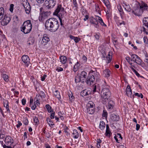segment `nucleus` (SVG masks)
<instances>
[{"instance_id":"nucleus-42","label":"nucleus","mask_w":148,"mask_h":148,"mask_svg":"<svg viewBox=\"0 0 148 148\" xmlns=\"http://www.w3.org/2000/svg\"><path fill=\"white\" fill-rule=\"evenodd\" d=\"M34 121L35 123V125H38L39 124V122L38 118L36 116L34 118Z\"/></svg>"},{"instance_id":"nucleus-45","label":"nucleus","mask_w":148,"mask_h":148,"mask_svg":"<svg viewBox=\"0 0 148 148\" xmlns=\"http://www.w3.org/2000/svg\"><path fill=\"white\" fill-rule=\"evenodd\" d=\"M125 7H124L125 10L128 12H130L132 10V9L129 5L125 4Z\"/></svg>"},{"instance_id":"nucleus-34","label":"nucleus","mask_w":148,"mask_h":148,"mask_svg":"<svg viewBox=\"0 0 148 148\" xmlns=\"http://www.w3.org/2000/svg\"><path fill=\"white\" fill-rule=\"evenodd\" d=\"M54 95L59 100L61 99L59 92L58 90H56L54 92Z\"/></svg>"},{"instance_id":"nucleus-50","label":"nucleus","mask_w":148,"mask_h":148,"mask_svg":"<svg viewBox=\"0 0 148 148\" xmlns=\"http://www.w3.org/2000/svg\"><path fill=\"white\" fill-rule=\"evenodd\" d=\"M103 2L107 8L109 7L110 5L109 4V1H108V0H104Z\"/></svg>"},{"instance_id":"nucleus-7","label":"nucleus","mask_w":148,"mask_h":148,"mask_svg":"<svg viewBox=\"0 0 148 148\" xmlns=\"http://www.w3.org/2000/svg\"><path fill=\"white\" fill-rule=\"evenodd\" d=\"M56 4V0H45L44 5L47 9L50 10L53 8Z\"/></svg>"},{"instance_id":"nucleus-63","label":"nucleus","mask_w":148,"mask_h":148,"mask_svg":"<svg viewBox=\"0 0 148 148\" xmlns=\"http://www.w3.org/2000/svg\"><path fill=\"white\" fill-rule=\"evenodd\" d=\"M143 40L144 43L145 44H148V40L147 38L144 37L143 38Z\"/></svg>"},{"instance_id":"nucleus-20","label":"nucleus","mask_w":148,"mask_h":148,"mask_svg":"<svg viewBox=\"0 0 148 148\" xmlns=\"http://www.w3.org/2000/svg\"><path fill=\"white\" fill-rule=\"evenodd\" d=\"M112 133L110 130L108 124L106 125V130L105 135L110 138L112 135Z\"/></svg>"},{"instance_id":"nucleus-14","label":"nucleus","mask_w":148,"mask_h":148,"mask_svg":"<svg viewBox=\"0 0 148 148\" xmlns=\"http://www.w3.org/2000/svg\"><path fill=\"white\" fill-rule=\"evenodd\" d=\"M11 19V18L8 16L6 15H5L1 21V25L3 26L7 25L9 23Z\"/></svg>"},{"instance_id":"nucleus-15","label":"nucleus","mask_w":148,"mask_h":148,"mask_svg":"<svg viewBox=\"0 0 148 148\" xmlns=\"http://www.w3.org/2000/svg\"><path fill=\"white\" fill-rule=\"evenodd\" d=\"M50 40V39L48 37V36L47 34H44L43 35V37L42 38L41 43L43 46H45L48 43Z\"/></svg>"},{"instance_id":"nucleus-54","label":"nucleus","mask_w":148,"mask_h":148,"mask_svg":"<svg viewBox=\"0 0 148 148\" xmlns=\"http://www.w3.org/2000/svg\"><path fill=\"white\" fill-rule=\"evenodd\" d=\"M99 34L98 33H95V34L94 37L97 40H99Z\"/></svg>"},{"instance_id":"nucleus-56","label":"nucleus","mask_w":148,"mask_h":148,"mask_svg":"<svg viewBox=\"0 0 148 148\" xmlns=\"http://www.w3.org/2000/svg\"><path fill=\"white\" fill-rule=\"evenodd\" d=\"M115 135L116 136V137H117L118 138H120L119 139H120V140H122L123 139V137L121 134L117 133Z\"/></svg>"},{"instance_id":"nucleus-13","label":"nucleus","mask_w":148,"mask_h":148,"mask_svg":"<svg viewBox=\"0 0 148 148\" xmlns=\"http://www.w3.org/2000/svg\"><path fill=\"white\" fill-rule=\"evenodd\" d=\"M23 6L25 9V10L26 13L29 14L31 10V7L29 3L27 2H24L23 3Z\"/></svg>"},{"instance_id":"nucleus-60","label":"nucleus","mask_w":148,"mask_h":148,"mask_svg":"<svg viewBox=\"0 0 148 148\" xmlns=\"http://www.w3.org/2000/svg\"><path fill=\"white\" fill-rule=\"evenodd\" d=\"M18 124L16 125V126L17 128H19L20 127V126H21L22 125V123L21 122L19 121H18Z\"/></svg>"},{"instance_id":"nucleus-3","label":"nucleus","mask_w":148,"mask_h":148,"mask_svg":"<svg viewBox=\"0 0 148 148\" xmlns=\"http://www.w3.org/2000/svg\"><path fill=\"white\" fill-rule=\"evenodd\" d=\"M87 73L85 71H82L80 73L77 72L75 78V82L76 83H81L84 84L86 82L87 77Z\"/></svg>"},{"instance_id":"nucleus-53","label":"nucleus","mask_w":148,"mask_h":148,"mask_svg":"<svg viewBox=\"0 0 148 148\" xmlns=\"http://www.w3.org/2000/svg\"><path fill=\"white\" fill-rule=\"evenodd\" d=\"M14 6V5L13 4H12L10 5L9 10L11 12H13Z\"/></svg>"},{"instance_id":"nucleus-51","label":"nucleus","mask_w":148,"mask_h":148,"mask_svg":"<svg viewBox=\"0 0 148 148\" xmlns=\"http://www.w3.org/2000/svg\"><path fill=\"white\" fill-rule=\"evenodd\" d=\"M42 98H44L45 97L46 95L44 92L43 91H40V95H39Z\"/></svg>"},{"instance_id":"nucleus-16","label":"nucleus","mask_w":148,"mask_h":148,"mask_svg":"<svg viewBox=\"0 0 148 148\" xmlns=\"http://www.w3.org/2000/svg\"><path fill=\"white\" fill-rule=\"evenodd\" d=\"M5 142L6 145H9L14 143V140L11 137L8 136L5 137Z\"/></svg>"},{"instance_id":"nucleus-61","label":"nucleus","mask_w":148,"mask_h":148,"mask_svg":"<svg viewBox=\"0 0 148 148\" xmlns=\"http://www.w3.org/2000/svg\"><path fill=\"white\" fill-rule=\"evenodd\" d=\"M145 58L144 60V61L147 63H148V55L147 54H145Z\"/></svg>"},{"instance_id":"nucleus-5","label":"nucleus","mask_w":148,"mask_h":148,"mask_svg":"<svg viewBox=\"0 0 148 148\" xmlns=\"http://www.w3.org/2000/svg\"><path fill=\"white\" fill-rule=\"evenodd\" d=\"M40 13L39 19L40 21L43 22L47 18L51 13L50 11H45L42 8H40Z\"/></svg>"},{"instance_id":"nucleus-43","label":"nucleus","mask_w":148,"mask_h":148,"mask_svg":"<svg viewBox=\"0 0 148 148\" xmlns=\"http://www.w3.org/2000/svg\"><path fill=\"white\" fill-rule=\"evenodd\" d=\"M23 123L25 125H28L29 121L27 117H25L23 118Z\"/></svg>"},{"instance_id":"nucleus-28","label":"nucleus","mask_w":148,"mask_h":148,"mask_svg":"<svg viewBox=\"0 0 148 148\" xmlns=\"http://www.w3.org/2000/svg\"><path fill=\"white\" fill-rule=\"evenodd\" d=\"M148 18V17H144L143 19V25L144 26H145V27H147V32L146 34H148V22L147 20H146Z\"/></svg>"},{"instance_id":"nucleus-58","label":"nucleus","mask_w":148,"mask_h":148,"mask_svg":"<svg viewBox=\"0 0 148 148\" xmlns=\"http://www.w3.org/2000/svg\"><path fill=\"white\" fill-rule=\"evenodd\" d=\"M73 4L74 5V7H75L76 8H78V5L76 1V0H73Z\"/></svg>"},{"instance_id":"nucleus-59","label":"nucleus","mask_w":148,"mask_h":148,"mask_svg":"<svg viewBox=\"0 0 148 148\" xmlns=\"http://www.w3.org/2000/svg\"><path fill=\"white\" fill-rule=\"evenodd\" d=\"M56 70L58 72H60L62 71L63 70V69L61 67H59L56 69Z\"/></svg>"},{"instance_id":"nucleus-21","label":"nucleus","mask_w":148,"mask_h":148,"mask_svg":"<svg viewBox=\"0 0 148 148\" xmlns=\"http://www.w3.org/2000/svg\"><path fill=\"white\" fill-rule=\"evenodd\" d=\"M111 74V72L108 69L106 68L103 71V75L107 78L110 76Z\"/></svg>"},{"instance_id":"nucleus-37","label":"nucleus","mask_w":148,"mask_h":148,"mask_svg":"<svg viewBox=\"0 0 148 148\" xmlns=\"http://www.w3.org/2000/svg\"><path fill=\"white\" fill-rule=\"evenodd\" d=\"M87 112L90 114H92L95 112V108H87Z\"/></svg>"},{"instance_id":"nucleus-6","label":"nucleus","mask_w":148,"mask_h":148,"mask_svg":"<svg viewBox=\"0 0 148 148\" xmlns=\"http://www.w3.org/2000/svg\"><path fill=\"white\" fill-rule=\"evenodd\" d=\"M132 12L136 16H140L141 15L143 11L140 6L139 2L134 5L132 9Z\"/></svg>"},{"instance_id":"nucleus-49","label":"nucleus","mask_w":148,"mask_h":148,"mask_svg":"<svg viewBox=\"0 0 148 148\" xmlns=\"http://www.w3.org/2000/svg\"><path fill=\"white\" fill-rule=\"evenodd\" d=\"M51 112V113L50 114V118L51 119H53L55 116V112L53 110V109L52 111Z\"/></svg>"},{"instance_id":"nucleus-10","label":"nucleus","mask_w":148,"mask_h":148,"mask_svg":"<svg viewBox=\"0 0 148 148\" xmlns=\"http://www.w3.org/2000/svg\"><path fill=\"white\" fill-rule=\"evenodd\" d=\"M22 61L25 64V65L27 67H28L30 63V59L29 57L27 55H24L21 57Z\"/></svg>"},{"instance_id":"nucleus-52","label":"nucleus","mask_w":148,"mask_h":148,"mask_svg":"<svg viewBox=\"0 0 148 148\" xmlns=\"http://www.w3.org/2000/svg\"><path fill=\"white\" fill-rule=\"evenodd\" d=\"M108 115V113L105 110H103L102 114V116L106 118Z\"/></svg>"},{"instance_id":"nucleus-62","label":"nucleus","mask_w":148,"mask_h":148,"mask_svg":"<svg viewBox=\"0 0 148 148\" xmlns=\"http://www.w3.org/2000/svg\"><path fill=\"white\" fill-rule=\"evenodd\" d=\"M23 105H24L26 104V100L25 99H23L21 101Z\"/></svg>"},{"instance_id":"nucleus-47","label":"nucleus","mask_w":148,"mask_h":148,"mask_svg":"<svg viewBox=\"0 0 148 148\" xmlns=\"http://www.w3.org/2000/svg\"><path fill=\"white\" fill-rule=\"evenodd\" d=\"M97 20V18H94L93 17H91L90 20V23L93 24L95 23V21H96Z\"/></svg>"},{"instance_id":"nucleus-4","label":"nucleus","mask_w":148,"mask_h":148,"mask_svg":"<svg viewBox=\"0 0 148 148\" xmlns=\"http://www.w3.org/2000/svg\"><path fill=\"white\" fill-rule=\"evenodd\" d=\"M32 25L30 20L25 21L21 27V31L25 34L30 33L32 30Z\"/></svg>"},{"instance_id":"nucleus-36","label":"nucleus","mask_w":148,"mask_h":148,"mask_svg":"<svg viewBox=\"0 0 148 148\" xmlns=\"http://www.w3.org/2000/svg\"><path fill=\"white\" fill-rule=\"evenodd\" d=\"M34 40L32 38H29L27 42V45L28 46L32 45L34 42Z\"/></svg>"},{"instance_id":"nucleus-41","label":"nucleus","mask_w":148,"mask_h":148,"mask_svg":"<svg viewBox=\"0 0 148 148\" xmlns=\"http://www.w3.org/2000/svg\"><path fill=\"white\" fill-rule=\"evenodd\" d=\"M45 107L49 113H51L52 111V108L49 104H46Z\"/></svg>"},{"instance_id":"nucleus-35","label":"nucleus","mask_w":148,"mask_h":148,"mask_svg":"<svg viewBox=\"0 0 148 148\" xmlns=\"http://www.w3.org/2000/svg\"><path fill=\"white\" fill-rule=\"evenodd\" d=\"M105 122L102 121H100L99 125V127L100 129L102 130L104 129L105 127Z\"/></svg>"},{"instance_id":"nucleus-2","label":"nucleus","mask_w":148,"mask_h":148,"mask_svg":"<svg viewBox=\"0 0 148 148\" xmlns=\"http://www.w3.org/2000/svg\"><path fill=\"white\" fill-rule=\"evenodd\" d=\"M110 88L109 86H107L103 88L101 91V99L104 105L106 104L108 100L110 99L111 93L109 89Z\"/></svg>"},{"instance_id":"nucleus-1","label":"nucleus","mask_w":148,"mask_h":148,"mask_svg":"<svg viewBox=\"0 0 148 148\" xmlns=\"http://www.w3.org/2000/svg\"><path fill=\"white\" fill-rule=\"evenodd\" d=\"M45 26L47 29L50 32H53L58 30L59 27V24L56 19L51 18L47 20Z\"/></svg>"},{"instance_id":"nucleus-29","label":"nucleus","mask_w":148,"mask_h":148,"mask_svg":"<svg viewBox=\"0 0 148 148\" xmlns=\"http://www.w3.org/2000/svg\"><path fill=\"white\" fill-rule=\"evenodd\" d=\"M34 105L31 106V109L32 110H35L36 107V106H39L40 105V103L38 99H36V101L34 102Z\"/></svg>"},{"instance_id":"nucleus-22","label":"nucleus","mask_w":148,"mask_h":148,"mask_svg":"<svg viewBox=\"0 0 148 148\" xmlns=\"http://www.w3.org/2000/svg\"><path fill=\"white\" fill-rule=\"evenodd\" d=\"M92 92L94 93L95 92H98L99 91L100 88L99 85L97 83H95L92 85Z\"/></svg>"},{"instance_id":"nucleus-31","label":"nucleus","mask_w":148,"mask_h":148,"mask_svg":"<svg viewBox=\"0 0 148 148\" xmlns=\"http://www.w3.org/2000/svg\"><path fill=\"white\" fill-rule=\"evenodd\" d=\"M97 17H98V20L99 22L102 26L105 27H107L106 25L104 23L103 20L100 17L98 16H97Z\"/></svg>"},{"instance_id":"nucleus-40","label":"nucleus","mask_w":148,"mask_h":148,"mask_svg":"<svg viewBox=\"0 0 148 148\" xmlns=\"http://www.w3.org/2000/svg\"><path fill=\"white\" fill-rule=\"evenodd\" d=\"M95 104L91 101H90L87 105V108H95Z\"/></svg>"},{"instance_id":"nucleus-17","label":"nucleus","mask_w":148,"mask_h":148,"mask_svg":"<svg viewBox=\"0 0 148 148\" xmlns=\"http://www.w3.org/2000/svg\"><path fill=\"white\" fill-rule=\"evenodd\" d=\"M139 5L143 12L145 10H146L148 12V6L146 3L143 1H141L140 3H139Z\"/></svg>"},{"instance_id":"nucleus-26","label":"nucleus","mask_w":148,"mask_h":148,"mask_svg":"<svg viewBox=\"0 0 148 148\" xmlns=\"http://www.w3.org/2000/svg\"><path fill=\"white\" fill-rule=\"evenodd\" d=\"M66 13V12L64 10V12H60L57 15H56L55 16H56L58 17L59 19H62V18L65 17L64 14Z\"/></svg>"},{"instance_id":"nucleus-39","label":"nucleus","mask_w":148,"mask_h":148,"mask_svg":"<svg viewBox=\"0 0 148 148\" xmlns=\"http://www.w3.org/2000/svg\"><path fill=\"white\" fill-rule=\"evenodd\" d=\"M4 9L3 8L1 7L0 8V20H1L3 16Z\"/></svg>"},{"instance_id":"nucleus-23","label":"nucleus","mask_w":148,"mask_h":148,"mask_svg":"<svg viewBox=\"0 0 148 148\" xmlns=\"http://www.w3.org/2000/svg\"><path fill=\"white\" fill-rule=\"evenodd\" d=\"M59 59L60 62L62 64H65L67 61V58L65 56H60Z\"/></svg>"},{"instance_id":"nucleus-38","label":"nucleus","mask_w":148,"mask_h":148,"mask_svg":"<svg viewBox=\"0 0 148 148\" xmlns=\"http://www.w3.org/2000/svg\"><path fill=\"white\" fill-rule=\"evenodd\" d=\"M2 78L4 81L6 82H8L9 81V76L5 74H2Z\"/></svg>"},{"instance_id":"nucleus-57","label":"nucleus","mask_w":148,"mask_h":148,"mask_svg":"<svg viewBox=\"0 0 148 148\" xmlns=\"http://www.w3.org/2000/svg\"><path fill=\"white\" fill-rule=\"evenodd\" d=\"M47 77V75L46 74H44L43 76H41V80L42 81H45L46 77Z\"/></svg>"},{"instance_id":"nucleus-33","label":"nucleus","mask_w":148,"mask_h":148,"mask_svg":"<svg viewBox=\"0 0 148 148\" xmlns=\"http://www.w3.org/2000/svg\"><path fill=\"white\" fill-rule=\"evenodd\" d=\"M73 135V137L74 138H77L79 136V133L77 132V131L75 129L73 130V132L72 133Z\"/></svg>"},{"instance_id":"nucleus-8","label":"nucleus","mask_w":148,"mask_h":148,"mask_svg":"<svg viewBox=\"0 0 148 148\" xmlns=\"http://www.w3.org/2000/svg\"><path fill=\"white\" fill-rule=\"evenodd\" d=\"M131 56L132 57L131 61H133L139 65L141 64L142 60L138 55L133 54H132Z\"/></svg>"},{"instance_id":"nucleus-11","label":"nucleus","mask_w":148,"mask_h":148,"mask_svg":"<svg viewBox=\"0 0 148 148\" xmlns=\"http://www.w3.org/2000/svg\"><path fill=\"white\" fill-rule=\"evenodd\" d=\"M114 104V101L110 99L108 100V103L105 105L108 110H111L113 109Z\"/></svg>"},{"instance_id":"nucleus-24","label":"nucleus","mask_w":148,"mask_h":148,"mask_svg":"<svg viewBox=\"0 0 148 148\" xmlns=\"http://www.w3.org/2000/svg\"><path fill=\"white\" fill-rule=\"evenodd\" d=\"M91 94V91L86 89L83 90L81 93V95L83 97L89 95Z\"/></svg>"},{"instance_id":"nucleus-44","label":"nucleus","mask_w":148,"mask_h":148,"mask_svg":"<svg viewBox=\"0 0 148 148\" xmlns=\"http://www.w3.org/2000/svg\"><path fill=\"white\" fill-rule=\"evenodd\" d=\"M5 101H6L7 102V104H6V106H5V108L7 110V112L8 113H10V111L9 109V102L7 100H5Z\"/></svg>"},{"instance_id":"nucleus-55","label":"nucleus","mask_w":148,"mask_h":148,"mask_svg":"<svg viewBox=\"0 0 148 148\" xmlns=\"http://www.w3.org/2000/svg\"><path fill=\"white\" fill-rule=\"evenodd\" d=\"M69 101L71 102H72L74 100L75 97H74L73 95L72 94L71 95L70 97H69Z\"/></svg>"},{"instance_id":"nucleus-48","label":"nucleus","mask_w":148,"mask_h":148,"mask_svg":"<svg viewBox=\"0 0 148 148\" xmlns=\"http://www.w3.org/2000/svg\"><path fill=\"white\" fill-rule=\"evenodd\" d=\"M101 53L102 58H103L104 60H105L106 56V53L105 51L104 50H103L101 51Z\"/></svg>"},{"instance_id":"nucleus-64","label":"nucleus","mask_w":148,"mask_h":148,"mask_svg":"<svg viewBox=\"0 0 148 148\" xmlns=\"http://www.w3.org/2000/svg\"><path fill=\"white\" fill-rule=\"evenodd\" d=\"M3 148H12L11 146H7L5 144H3Z\"/></svg>"},{"instance_id":"nucleus-19","label":"nucleus","mask_w":148,"mask_h":148,"mask_svg":"<svg viewBox=\"0 0 148 148\" xmlns=\"http://www.w3.org/2000/svg\"><path fill=\"white\" fill-rule=\"evenodd\" d=\"M110 119L113 121H119L120 117L117 114H112L110 116Z\"/></svg>"},{"instance_id":"nucleus-32","label":"nucleus","mask_w":148,"mask_h":148,"mask_svg":"<svg viewBox=\"0 0 148 148\" xmlns=\"http://www.w3.org/2000/svg\"><path fill=\"white\" fill-rule=\"evenodd\" d=\"M50 118L49 117L47 118V121L49 126L50 127H51L55 125L53 121L51 120Z\"/></svg>"},{"instance_id":"nucleus-46","label":"nucleus","mask_w":148,"mask_h":148,"mask_svg":"<svg viewBox=\"0 0 148 148\" xmlns=\"http://www.w3.org/2000/svg\"><path fill=\"white\" fill-rule=\"evenodd\" d=\"M112 57H108L106 56V59H105L106 60V63L107 64H108L110 63L112 60Z\"/></svg>"},{"instance_id":"nucleus-12","label":"nucleus","mask_w":148,"mask_h":148,"mask_svg":"<svg viewBox=\"0 0 148 148\" xmlns=\"http://www.w3.org/2000/svg\"><path fill=\"white\" fill-rule=\"evenodd\" d=\"M64 10V8L62 7L61 4H58L56 9L53 13V14L54 15H57L60 12H63Z\"/></svg>"},{"instance_id":"nucleus-25","label":"nucleus","mask_w":148,"mask_h":148,"mask_svg":"<svg viewBox=\"0 0 148 148\" xmlns=\"http://www.w3.org/2000/svg\"><path fill=\"white\" fill-rule=\"evenodd\" d=\"M80 64L78 62H77L74 66L73 68V71L76 73L79 68Z\"/></svg>"},{"instance_id":"nucleus-9","label":"nucleus","mask_w":148,"mask_h":148,"mask_svg":"<svg viewBox=\"0 0 148 148\" xmlns=\"http://www.w3.org/2000/svg\"><path fill=\"white\" fill-rule=\"evenodd\" d=\"M95 80V77L93 75L91 74H89L88 76L86 78V82L87 84H89L91 86L92 84L94 83Z\"/></svg>"},{"instance_id":"nucleus-18","label":"nucleus","mask_w":148,"mask_h":148,"mask_svg":"<svg viewBox=\"0 0 148 148\" xmlns=\"http://www.w3.org/2000/svg\"><path fill=\"white\" fill-rule=\"evenodd\" d=\"M126 94L129 96V95L130 96V97L131 98H132L134 99V95H132V90L130 87L129 85H127L126 89Z\"/></svg>"},{"instance_id":"nucleus-27","label":"nucleus","mask_w":148,"mask_h":148,"mask_svg":"<svg viewBox=\"0 0 148 148\" xmlns=\"http://www.w3.org/2000/svg\"><path fill=\"white\" fill-rule=\"evenodd\" d=\"M69 37L71 39L73 40L76 43H78L81 40V39L80 38L75 37L71 35H70Z\"/></svg>"},{"instance_id":"nucleus-30","label":"nucleus","mask_w":148,"mask_h":148,"mask_svg":"<svg viewBox=\"0 0 148 148\" xmlns=\"http://www.w3.org/2000/svg\"><path fill=\"white\" fill-rule=\"evenodd\" d=\"M118 10L119 12L121 18L123 19V17L124 13L121 6H120L119 7H118Z\"/></svg>"}]
</instances>
